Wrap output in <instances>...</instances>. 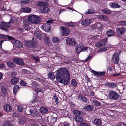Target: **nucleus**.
<instances>
[{
  "label": "nucleus",
  "instance_id": "1",
  "mask_svg": "<svg viewBox=\"0 0 126 126\" xmlns=\"http://www.w3.org/2000/svg\"><path fill=\"white\" fill-rule=\"evenodd\" d=\"M58 79H59L60 82L64 85L67 84L70 81V74L68 70L62 68L58 70Z\"/></svg>",
  "mask_w": 126,
  "mask_h": 126
},
{
  "label": "nucleus",
  "instance_id": "2",
  "mask_svg": "<svg viewBox=\"0 0 126 126\" xmlns=\"http://www.w3.org/2000/svg\"><path fill=\"white\" fill-rule=\"evenodd\" d=\"M28 19L30 22L36 24L39 23L41 21V18L39 16L32 14L29 16Z\"/></svg>",
  "mask_w": 126,
  "mask_h": 126
},
{
  "label": "nucleus",
  "instance_id": "3",
  "mask_svg": "<svg viewBox=\"0 0 126 126\" xmlns=\"http://www.w3.org/2000/svg\"><path fill=\"white\" fill-rule=\"evenodd\" d=\"M119 95L115 91H110L109 93V97L111 99L114 100H117L119 97Z\"/></svg>",
  "mask_w": 126,
  "mask_h": 126
},
{
  "label": "nucleus",
  "instance_id": "4",
  "mask_svg": "<svg viewBox=\"0 0 126 126\" xmlns=\"http://www.w3.org/2000/svg\"><path fill=\"white\" fill-rule=\"evenodd\" d=\"M61 34L62 36H66L70 33V31L69 29L66 27L62 26L60 28Z\"/></svg>",
  "mask_w": 126,
  "mask_h": 126
},
{
  "label": "nucleus",
  "instance_id": "5",
  "mask_svg": "<svg viewBox=\"0 0 126 126\" xmlns=\"http://www.w3.org/2000/svg\"><path fill=\"white\" fill-rule=\"evenodd\" d=\"M8 39L16 47L19 48H21L23 46V45L21 42L18 40H15L12 37L9 36Z\"/></svg>",
  "mask_w": 126,
  "mask_h": 126
},
{
  "label": "nucleus",
  "instance_id": "6",
  "mask_svg": "<svg viewBox=\"0 0 126 126\" xmlns=\"http://www.w3.org/2000/svg\"><path fill=\"white\" fill-rule=\"evenodd\" d=\"M87 47H84L82 44H80L76 47L75 50L76 52L79 54L81 51L87 49Z\"/></svg>",
  "mask_w": 126,
  "mask_h": 126
},
{
  "label": "nucleus",
  "instance_id": "7",
  "mask_svg": "<svg viewBox=\"0 0 126 126\" xmlns=\"http://www.w3.org/2000/svg\"><path fill=\"white\" fill-rule=\"evenodd\" d=\"M107 40L106 39H102L100 41L96 43L95 44V46L97 47H100L106 45L107 42Z\"/></svg>",
  "mask_w": 126,
  "mask_h": 126
},
{
  "label": "nucleus",
  "instance_id": "8",
  "mask_svg": "<svg viewBox=\"0 0 126 126\" xmlns=\"http://www.w3.org/2000/svg\"><path fill=\"white\" fill-rule=\"evenodd\" d=\"M126 31V29L124 27L118 28L116 29V33L117 35L120 36L123 35Z\"/></svg>",
  "mask_w": 126,
  "mask_h": 126
},
{
  "label": "nucleus",
  "instance_id": "9",
  "mask_svg": "<svg viewBox=\"0 0 126 126\" xmlns=\"http://www.w3.org/2000/svg\"><path fill=\"white\" fill-rule=\"evenodd\" d=\"M119 57L118 54L117 53H115L113 55L111 60L114 63L117 64L119 62Z\"/></svg>",
  "mask_w": 126,
  "mask_h": 126
},
{
  "label": "nucleus",
  "instance_id": "10",
  "mask_svg": "<svg viewBox=\"0 0 126 126\" xmlns=\"http://www.w3.org/2000/svg\"><path fill=\"white\" fill-rule=\"evenodd\" d=\"M2 24L3 26L0 24V28L6 32H8V30L4 27H10L11 26V24L9 23L2 22Z\"/></svg>",
  "mask_w": 126,
  "mask_h": 126
},
{
  "label": "nucleus",
  "instance_id": "11",
  "mask_svg": "<svg viewBox=\"0 0 126 126\" xmlns=\"http://www.w3.org/2000/svg\"><path fill=\"white\" fill-rule=\"evenodd\" d=\"M66 43L70 45H76L75 39L73 38H69L65 39Z\"/></svg>",
  "mask_w": 126,
  "mask_h": 126
},
{
  "label": "nucleus",
  "instance_id": "12",
  "mask_svg": "<svg viewBox=\"0 0 126 126\" xmlns=\"http://www.w3.org/2000/svg\"><path fill=\"white\" fill-rule=\"evenodd\" d=\"M50 25L49 24H45L42 25V28L46 32H48L50 29Z\"/></svg>",
  "mask_w": 126,
  "mask_h": 126
},
{
  "label": "nucleus",
  "instance_id": "13",
  "mask_svg": "<svg viewBox=\"0 0 126 126\" xmlns=\"http://www.w3.org/2000/svg\"><path fill=\"white\" fill-rule=\"evenodd\" d=\"M92 22L91 19H86L83 20L81 24L83 25L86 26L89 25Z\"/></svg>",
  "mask_w": 126,
  "mask_h": 126
},
{
  "label": "nucleus",
  "instance_id": "14",
  "mask_svg": "<svg viewBox=\"0 0 126 126\" xmlns=\"http://www.w3.org/2000/svg\"><path fill=\"white\" fill-rule=\"evenodd\" d=\"M40 10L42 13H46L49 12L50 9L47 7H42L40 8Z\"/></svg>",
  "mask_w": 126,
  "mask_h": 126
},
{
  "label": "nucleus",
  "instance_id": "15",
  "mask_svg": "<svg viewBox=\"0 0 126 126\" xmlns=\"http://www.w3.org/2000/svg\"><path fill=\"white\" fill-rule=\"evenodd\" d=\"M36 5L37 6H47L48 4L47 3L45 2H38L36 3Z\"/></svg>",
  "mask_w": 126,
  "mask_h": 126
},
{
  "label": "nucleus",
  "instance_id": "16",
  "mask_svg": "<svg viewBox=\"0 0 126 126\" xmlns=\"http://www.w3.org/2000/svg\"><path fill=\"white\" fill-rule=\"evenodd\" d=\"M93 123L94 125L97 126H99L101 124L102 122L101 119L96 118L94 120Z\"/></svg>",
  "mask_w": 126,
  "mask_h": 126
},
{
  "label": "nucleus",
  "instance_id": "17",
  "mask_svg": "<svg viewBox=\"0 0 126 126\" xmlns=\"http://www.w3.org/2000/svg\"><path fill=\"white\" fill-rule=\"evenodd\" d=\"M32 33L34 34L35 36L38 39H41V34L39 32L37 31L34 32L32 31Z\"/></svg>",
  "mask_w": 126,
  "mask_h": 126
},
{
  "label": "nucleus",
  "instance_id": "18",
  "mask_svg": "<svg viewBox=\"0 0 126 126\" xmlns=\"http://www.w3.org/2000/svg\"><path fill=\"white\" fill-rule=\"evenodd\" d=\"M17 108L18 110L21 112L23 110L26 108L27 107L26 105H20L18 106Z\"/></svg>",
  "mask_w": 126,
  "mask_h": 126
},
{
  "label": "nucleus",
  "instance_id": "19",
  "mask_svg": "<svg viewBox=\"0 0 126 126\" xmlns=\"http://www.w3.org/2000/svg\"><path fill=\"white\" fill-rule=\"evenodd\" d=\"M92 71L93 74L94 75H96L97 76H104L105 74V72H99L95 71L93 70H92Z\"/></svg>",
  "mask_w": 126,
  "mask_h": 126
},
{
  "label": "nucleus",
  "instance_id": "20",
  "mask_svg": "<svg viewBox=\"0 0 126 126\" xmlns=\"http://www.w3.org/2000/svg\"><path fill=\"white\" fill-rule=\"evenodd\" d=\"M40 111L41 113H44L47 112L48 110L46 107H42L40 108Z\"/></svg>",
  "mask_w": 126,
  "mask_h": 126
},
{
  "label": "nucleus",
  "instance_id": "21",
  "mask_svg": "<svg viewBox=\"0 0 126 126\" xmlns=\"http://www.w3.org/2000/svg\"><path fill=\"white\" fill-rule=\"evenodd\" d=\"M4 109L5 111L7 112H10L12 110V108L9 104L5 105L4 107Z\"/></svg>",
  "mask_w": 126,
  "mask_h": 126
},
{
  "label": "nucleus",
  "instance_id": "22",
  "mask_svg": "<svg viewBox=\"0 0 126 126\" xmlns=\"http://www.w3.org/2000/svg\"><path fill=\"white\" fill-rule=\"evenodd\" d=\"M115 32L113 31L109 30L107 31L106 32V34L108 36H111L114 35Z\"/></svg>",
  "mask_w": 126,
  "mask_h": 126
},
{
  "label": "nucleus",
  "instance_id": "23",
  "mask_svg": "<svg viewBox=\"0 0 126 126\" xmlns=\"http://www.w3.org/2000/svg\"><path fill=\"white\" fill-rule=\"evenodd\" d=\"M106 85V86L110 88H114L116 87V84L114 83H107Z\"/></svg>",
  "mask_w": 126,
  "mask_h": 126
},
{
  "label": "nucleus",
  "instance_id": "24",
  "mask_svg": "<svg viewBox=\"0 0 126 126\" xmlns=\"http://www.w3.org/2000/svg\"><path fill=\"white\" fill-rule=\"evenodd\" d=\"M44 42L48 46L50 45V43L48 36H45L44 39Z\"/></svg>",
  "mask_w": 126,
  "mask_h": 126
},
{
  "label": "nucleus",
  "instance_id": "25",
  "mask_svg": "<svg viewBox=\"0 0 126 126\" xmlns=\"http://www.w3.org/2000/svg\"><path fill=\"white\" fill-rule=\"evenodd\" d=\"M107 47H104L102 48H100L99 50V52H101L105 51L107 49V48H108V47H111V46H110V45L107 44Z\"/></svg>",
  "mask_w": 126,
  "mask_h": 126
},
{
  "label": "nucleus",
  "instance_id": "26",
  "mask_svg": "<svg viewBox=\"0 0 126 126\" xmlns=\"http://www.w3.org/2000/svg\"><path fill=\"white\" fill-rule=\"evenodd\" d=\"M95 11L94 9L91 8L89 9L87 11L85 12V14H92L95 13Z\"/></svg>",
  "mask_w": 126,
  "mask_h": 126
},
{
  "label": "nucleus",
  "instance_id": "27",
  "mask_svg": "<svg viewBox=\"0 0 126 126\" xmlns=\"http://www.w3.org/2000/svg\"><path fill=\"white\" fill-rule=\"evenodd\" d=\"M5 86V85H4L1 87V90L2 93L6 95L7 94V91Z\"/></svg>",
  "mask_w": 126,
  "mask_h": 126
},
{
  "label": "nucleus",
  "instance_id": "28",
  "mask_svg": "<svg viewBox=\"0 0 126 126\" xmlns=\"http://www.w3.org/2000/svg\"><path fill=\"white\" fill-rule=\"evenodd\" d=\"M74 119L76 122L78 123L80 122L83 121V118L80 116H76L75 117Z\"/></svg>",
  "mask_w": 126,
  "mask_h": 126
},
{
  "label": "nucleus",
  "instance_id": "29",
  "mask_svg": "<svg viewBox=\"0 0 126 126\" xmlns=\"http://www.w3.org/2000/svg\"><path fill=\"white\" fill-rule=\"evenodd\" d=\"M78 98L84 102H87V98L86 97L84 96L81 95H79V96Z\"/></svg>",
  "mask_w": 126,
  "mask_h": 126
},
{
  "label": "nucleus",
  "instance_id": "30",
  "mask_svg": "<svg viewBox=\"0 0 126 126\" xmlns=\"http://www.w3.org/2000/svg\"><path fill=\"white\" fill-rule=\"evenodd\" d=\"M110 6L112 8H119L120 7V5H118V4L116 3H114L110 4Z\"/></svg>",
  "mask_w": 126,
  "mask_h": 126
},
{
  "label": "nucleus",
  "instance_id": "31",
  "mask_svg": "<svg viewBox=\"0 0 126 126\" xmlns=\"http://www.w3.org/2000/svg\"><path fill=\"white\" fill-rule=\"evenodd\" d=\"M19 87L17 85H15L13 87V93L15 94H16L17 91L19 89Z\"/></svg>",
  "mask_w": 126,
  "mask_h": 126
},
{
  "label": "nucleus",
  "instance_id": "32",
  "mask_svg": "<svg viewBox=\"0 0 126 126\" xmlns=\"http://www.w3.org/2000/svg\"><path fill=\"white\" fill-rule=\"evenodd\" d=\"M64 25L67 26L71 27H73L75 26V24L72 22L65 23Z\"/></svg>",
  "mask_w": 126,
  "mask_h": 126
},
{
  "label": "nucleus",
  "instance_id": "33",
  "mask_svg": "<svg viewBox=\"0 0 126 126\" xmlns=\"http://www.w3.org/2000/svg\"><path fill=\"white\" fill-rule=\"evenodd\" d=\"M99 18L100 19L106 20L108 19V17L105 15H100L98 16Z\"/></svg>",
  "mask_w": 126,
  "mask_h": 126
},
{
  "label": "nucleus",
  "instance_id": "34",
  "mask_svg": "<svg viewBox=\"0 0 126 126\" xmlns=\"http://www.w3.org/2000/svg\"><path fill=\"white\" fill-rule=\"evenodd\" d=\"M18 81V78H14L11 80V82L13 84H15L17 83Z\"/></svg>",
  "mask_w": 126,
  "mask_h": 126
},
{
  "label": "nucleus",
  "instance_id": "35",
  "mask_svg": "<svg viewBox=\"0 0 126 126\" xmlns=\"http://www.w3.org/2000/svg\"><path fill=\"white\" fill-rule=\"evenodd\" d=\"M92 104L93 105L96 106H100L101 105L100 103L96 100H93L92 101Z\"/></svg>",
  "mask_w": 126,
  "mask_h": 126
},
{
  "label": "nucleus",
  "instance_id": "36",
  "mask_svg": "<svg viewBox=\"0 0 126 126\" xmlns=\"http://www.w3.org/2000/svg\"><path fill=\"white\" fill-rule=\"evenodd\" d=\"M93 106L91 105H87L84 107V109L87 110L91 111L92 109Z\"/></svg>",
  "mask_w": 126,
  "mask_h": 126
},
{
  "label": "nucleus",
  "instance_id": "37",
  "mask_svg": "<svg viewBox=\"0 0 126 126\" xmlns=\"http://www.w3.org/2000/svg\"><path fill=\"white\" fill-rule=\"evenodd\" d=\"M102 13L106 14H109L111 13V11L108 9H104L102 10Z\"/></svg>",
  "mask_w": 126,
  "mask_h": 126
},
{
  "label": "nucleus",
  "instance_id": "38",
  "mask_svg": "<svg viewBox=\"0 0 126 126\" xmlns=\"http://www.w3.org/2000/svg\"><path fill=\"white\" fill-rule=\"evenodd\" d=\"M7 64L8 66L11 68H14L16 67V65L11 62H8Z\"/></svg>",
  "mask_w": 126,
  "mask_h": 126
},
{
  "label": "nucleus",
  "instance_id": "39",
  "mask_svg": "<svg viewBox=\"0 0 126 126\" xmlns=\"http://www.w3.org/2000/svg\"><path fill=\"white\" fill-rule=\"evenodd\" d=\"M27 109H28V111H29L31 114L32 115V113H34V111L35 110H36V109H34L32 107H30L28 108Z\"/></svg>",
  "mask_w": 126,
  "mask_h": 126
},
{
  "label": "nucleus",
  "instance_id": "40",
  "mask_svg": "<svg viewBox=\"0 0 126 126\" xmlns=\"http://www.w3.org/2000/svg\"><path fill=\"white\" fill-rule=\"evenodd\" d=\"M52 42L54 43H57L59 42V38L57 37H53L52 38Z\"/></svg>",
  "mask_w": 126,
  "mask_h": 126
},
{
  "label": "nucleus",
  "instance_id": "41",
  "mask_svg": "<svg viewBox=\"0 0 126 126\" xmlns=\"http://www.w3.org/2000/svg\"><path fill=\"white\" fill-rule=\"evenodd\" d=\"M71 85L74 87H76L77 85V83L76 80L74 79H72L71 81Z\"/></svg>",
  "mask_w": 126,
  "mask_h": 126
},
{
  "label": "nucleus",
  "instance_id": "42",
  "mask_svg": "<svg viewBox=\"0 0 126 126\" xmlns=\"http://www.w3.org/2000/svg\"><path fill=\"white\" fill-rule=\"evenodd\" d=\"M3 126H14L9 121H6L4 122L3 124Z\"/></svg>",
  "mask_w": 126,
  "mask_h": 126
},
{
  "label": "nucleus",
  "instance_id": "43",
  "mask_svg": "<svg viewBox=\"0 0 126 126\" xmlns=\"http://www.w3.org/2000/svg\"><path fill=\"white\" fill-rule=\"evenodd\" d=\"M31 9L29 7H26L23 9V11L25 13H30L31 12Z\"/></svg>",
  "mask_w": 126,
  "mask_h": 126
},
{
  "label": "nucleus",
  "instance_id": "44",
  "mask_svg": "<svg viewBox=\"0 0 126 126\" xmlns=\"http://www.w3.org/2000/svg\"><path fill=\"white\" fill-rule=\"evenodd\" d=\"M4 3L2 1L0 2V8L2 10H4L5 9V8H4Z\"/></svg>",
  "mask_w": 126,
  "mask_h": 126
},
{
  "label": "nucleus",
  "instance_id": "45",
  "mask_svg": "<svg viewBox=\"0 0 126 126\" xmlns=\"http://www.w3.org/2000/svg\"><path fill=\"white\" fill-rule=\"evenodd\" d=\"M74 114L76 116H78L81 115V112L78 110H75L73 111Z\"/></svg>",
  "mask_w": 126,
  "mask_h": 126
},
{
  "label": "nucleus",
  "instance_id": "46",
  "mask_svg": "<svg viewBox=\"0 0 126 126\" xmlns=\"http://www.w3.org/2000/svg\"><path fill=\"white\" fill-rule=\"evenodd\" d=\"M32 43V41H28L26 40L25 41V44L27 46L30 47H31V44Z\"/></svg>",
  "mask_w": 126,
  "mask_h": 126
},
{
  "label": "nucleus",
  "instance_id": "47",
  "mask_svg": "<svg viewBox=\"0 0 126 126\" xmlns=\"http://www.w3.org/2000/svg\"><path fill=\"white\" fill-rule=\"evenodd\" d=\"M10 36H8L7 35H5L3 34H0V39H7L8 37Z\"/></svg>",
  "mask_w": 126,
  "mask_h": 126
},
{
  "label": "nucleus",
  "instance_id": "48",
  "mask_svg": "<svg viewBox=\"0 0 126 126\" xmlns=\"http://www.w3.org/2000/svg\"><path fill=\"white\" fill-rule=\"evenodd\" d=\"M34 113H32V115L34 117L38 116L39 115V113L37 112L36 110H35Z\"/></svg>",
  "mask_w": 126,
  "mask_h": 126
},
{
  "label": "nucleus",
  "instance_id": "49",
  "mask_svg": "<svg viewBox=\"0 0 126 126\" xmlns=\"http://www.w3.org/2000/svg\"><path fill=\"white\" fill-rule=\"evenodd\" d=\"M59 126H69V124L68 123L64 122L59 124Z\"/></svg>",
  "mask_w": 126,
  "mask_h": 126
},
{
  "label": "nucleus",
  "instance_id": "50",
  "mask_svg": "<svg viewBox=\"0 0 126 126\" xmlns=\"http://www.w3.org/2000/svg\"><path fill=\"white\" fill-rule=\"evenodd\" d=\"M48 76L49 78L52 79H55L54 75L52 73H49L48 74Z\"/></svg>",
  "mask_w": 126,
  "mask_h": 126
},
{
  "label": "nucleus",
  "instance_id": "51",
  "mask_svg": "<svg viewBox=\"0 0 126 126\" xmlns=\"http://www.w3.org/2000/svg\"><path fill=\"white\" fill-rule=\"evenodd\" d=\"M118 23L120 25L123 26H125L126 25V22L125 21H119Z\"/></svg>",
  "mask_w": 126,
  "mask_h": 126
},
{
  "label": "nucleus",
  "instance_id": "52",
  "mask_svg": "<svg viewBox=\"0 0 126 126\" xmlns=\"http://www.w3.org/2000/svg\"><path fill=\"white\" fill-rule=\"evenodd\" d=\"M32 86L35 88L37 87L38 85V83L35 81H33L32 82Z\"/></svg>",
  "mask_w": 126,
  "mask_h": 126
},
{
  "label": "nucleus",
  "instance_id": "53",
  "mask_svg": "<svg viewBox=\"0 0 126 126\" xmlns=\"http://www.w3.org/2000/svg\"><path fill=\"white\" fill-rule=\"evenodd\" d=\"M25 123V121L23 118H21L19 119V124L21 125Z\"/></svg>",
  "mask_w": 126,
  "mask_h": 126
},
{
  "label": "nucleus",
  "instance_id": "54",
  "mask_svg": "<svg viewBox=\"0 0 126 126\" xmlns=\"http://www.w3.org/2000/svg\"><path fill=\"white\" fill-rule=\"evenodd\" d=\"M24 62L22 60L20 59H19L18 65H23L24 64Z\"/></svg>",
  "mask_w": 126,
  "mask_h": 126
},
{
  "label": "nucleus",
  "instance_id": "55",
  "mask_svg": "<svg viewBox=\"0 0 126 126\" xmlns=\"http://www.w3.org/2000/svg\"><path fill=\"white\" fill-rule=\"evenodd\" d=\"M20 83L21 85L22 86H26V82L24 81L23 80H21L20 81Z\"/></svg>",
  "mask_w": 126,
  "mask_h": 126
},
{
  "label": "nucleus",
  "instance_id": "56",
  "mask_svg": "<svg viewBox=\"0 0 126 126\" xmlns=\"http://www.w3.org/2000/svg\"><path fill=\"white\" fill-rule=\"evenodd\" d=\"M35 43V42L32 41V43L31 45V47H30L31 48H35L36 47Z\"/></svg>",
  "mask_w": 126,
  "mask_h": 126
},
{
  "label": "nucleus",
  "instance_id": "57",
  "mask_svg": "<svg viewBox=\"0 0 126 126\" xmlns=\"http://www.w3.org/2000/svg\"><path fill=\"white\" fill-rule=\"evenodd\" d=\"M58 58L60 59V60L66 59L65 56L62 55H58Z\"/></svg>",
  "mask_w": 126,
  "mask_h": 126
},
{
  "label": "nucleus",
  "instance_id": "58",
  "mask_svg": "<svg viewBox=\"0 0 126 126\" xmlns=\"http://www.w3.org/2000/svg\"><path fill=\"white\" fill-rule=\"evenodd\" d=\"M19 59L18 58H15L13 59V61L14 63L18 64V61H19Z\"/></svg>",
  "mask_w": 126,
  "mask_h": 126
},
{
  "label": "nucleus",
  "instance_id": "59",
  "mask_svg": "<svg viewBox=\"0 0 126 126\" xmlns=\"http://www.w3.org/2000/svg\"><path fill=\"white\" fill-rule=\"evenodd\" d=\"M32 58L35 60L36 62H37L39 60V58L38 57H34L33 55H32Z\"/></svg>",
  "mask_w": 126,
  "mask_h": 126
},
{
  "label": "nucleus",
  "instance_id": "60",
  "mask_svg": "<svg viewBox=\"0 0 126 126\" xmlns=\"http://www.w3.org/2000/svg\"><path fill=\"white\" fill-rule=\"evenodd\" d=\"M80 125L81 126H89L88 124L84 122H82L81 123Z\"/></svg>",
  "mask_w": 126,
  "mask_h": 126
},
{
  "label": "nucleus",
  "instance_id": "61",
  "mask_svg": "<svg viewBox=\"0 0 126 126\" xmlns=\"http://www.w3.org/2000/svg\"><path fill=\"white\" fill-rule=\"evenodd\" d=\"M21 2L24 4H28L29 3L28 0H22Z\"/></svg>",
  "mask_w": 126,
  "mask_h": 126
},
{
  "label": "nucleus",
  "instance_id": "62",
  "mask_svg": "<svg viewBox=\"0 0 126 126\" xmlns=\"http://www.w3.org/2000/svg\"><path fill=\"white\" fill-rule=\"evenodd\" d=\"M23 23L25 25H28L29 23L28 20L26 19L24 20L23 21Z\"/></svg>",
  "mask_w": 126,
  "mask_h": 126
},
{
  "label": "nucleus",
  "instance_id": "63",
  "mask_svg": "<svg viewBox=\"0 0 126 126\" xmlns=\"http://www.w3.org/2000/svg\"><path fill=\"white\" fill-rule=\"evenodd\" d=\"M35 91L36 93H38L39 92H41L42 90L41 89H39L37 88L35 89Z\"/></svg>",
  "mask_w": 126,
  "mask_h": 126
},
{
  "label": "nucleus",
  "instance_id": "64",
  "mask_svg": "<svg viewBox=\"0 0 126 126\" xmlns=\"http://www.w3.org/2000/svg\"><path fill=\"white\" fill-rule=\"evenodd\" d=\"M117 126H126V125L123 123H120Z\"/></svg>",
  "mask_w": 126,
  "mask_h": 126
}]
</instances>
